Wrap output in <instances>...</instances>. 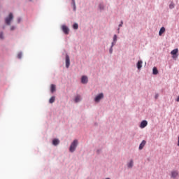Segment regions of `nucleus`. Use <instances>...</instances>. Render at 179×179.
Listing matches in <instances>:
<instances>
[{
	"label": "nucleus",
	"mask_w": 179,
	"mask_h": 179,
	"mask_svg": "<svg viewBox=\"0 0 179 179\" xmlns=\"http://www.w3.org/2000/svg\"><path fill=\"white\" fill-rule=\"evenodd\" d=\"M76 146H78V140H74L69 148L70 152H71V153H73V152H75V150H76Z\"/></svg>",
	"instance_id": "obj_1"
},
{
	"label": "nucleus",
	"mask_w": 179,
	"mask_h": 179,
	"mask_svg": "<svg viewBox=\"0 0 179 179\" xmlns=\"http://www.w3.org/2000/svg\"><path fill=\"white\" fill-rule=\"evenodd\" d=\"M13 20V14L10 13L5 19L6 24L10 25V22Z\"/></svg>",
	"instance_id": "obj_2"
},
{
	"label": "nucleus",
	"mask_w": 179,
	"mask_h": 179,
	"mask_svg": "<svg viewBox=\"0 0 179 179\" xmlns=\"http://www.w3.org/2000/svg\"><path fill=\"white\" fill-rule=\"evenodd\" d=\"M171 54L172 56V58L173 59H177L178 58V49H174L171 52Z\"/></svg>",
	"instance_id": "obj_3"
},
{
	"label": "nucleus",
	"mask_w": 179,
	"mask_h": 179,
	"mask_svg": "<svg viewBox=\"0 0 179 179\" xmlns=\"http://www.w3.org/2000/svg\"><path fill=\"white\" fill-rule=\"evenodd\" d=\"M62 30L64 33V34H69V28H68L66 25H62Z\"/></svg>",
	"instance_id": "obj_4"
},
{
	"label": "nucleus",
	"mask_w": 179,
	"mask_h": 179,
	"mask_svg": "<svg viewBox=\"0 0 179 179\" xmlns=\"http://www.w3.org/2000/svg\"><path fill=\"white\" fill-rule=\"evenodd\" d=\"M103 97H104V95L103 94V93H101L95 97L94 101H96V103H99V101H100V100H101Z\"/></svg>",
	"instance_id": "obj_5"
},
{
	"label": "nucleus",
	"mask_w": 179,
	"mask_h": 179,
	"mask_svg": "<svg viewBox=\"0 0 179 179\" xmlns=\"http://www.w3.org/2000/svg\"><path fill=\"white\" fill-rule=\"evenodd\" d=\"M69 65H71V59H69V55H66V67L69 68Z\"/></svg>",
	"instance_id": "obj_6"
},
{
	"label": "nucleus",
	"mask_w": 179,
	"mask_h": 179,
	"mask_svg": "<svg viewBox=\"0 0 179 179\" xmlns=\"http://www.w3.org/2000/svg\"><path fill=\"white\" fill-rule=\"evenodd\" d=\"M89 80L87 79V76H83L81 78V83H83L84 85H86Z\"/></svg>",
	"instance_id": "obj_7"
},
{
	"label": "nucleus",
	"mask_w": 179,
	"mask_h": 179,
	"mask_svg": "<svg viewBox=\"0 0 179 179\" xmlns=\"http://www.w3.org/2000/svg\"><path fill=\"white\" fill-rule=\"evenodd\" d=\"M148 126V121L143 120L140 124V128H145Z\"/></svg>",
	"instance_id": "obj_8"
},
{
	"label": "nucleus",
	"mask_w": 179,
	"mask_h": 179,
	"mask_svg": "<svg viewBox=\"0 0 179 179\" xmlns=\"http://www.w3.org/2000/svg\"><path fill=\"white\" fill-rule=\"evenodd\" d=\"M145 145H146V141L143 140L141 142V143L140 144L138 149L140 150H142V149H143V148H145Z\"/></svg>",
	"instance_id": "obj_9"
},
{
	"label": "nucleus",
	"mask_w": 179,
	"mask_h": 179,
	"mask_svg": "<svg viewBox=\"0 0 179 179\" xmlns=\"http://www.w3.org/2000/svg\"><path fill=\"white\" fill-rule=\"evenodd\" d=\"M178 176V171H173L171 172V178H176Z\"/></svg>",
	"instance_id": "obj_10"
},
{
	"label": "nucleus",
	"mask_w": 179,
	"mask_h": 179,
	"mask_svg": "<svg viewBox=\"0 0 179 179\" xmlns=\"http://www.w3.org/2000/svg\"><path fill=\"white\" fill-rule=\"evenodd\" d=\"M59 144V140L55 138L52 141V145H54V146H57V145Z\"/></svg>",
	"instance_id": "obj_11"
},
{
	"label": "nucleus",
	"mask_w": 179,
	"mask_h": 179,
	"mask_svg": "<svg viewBox=\"0 0 179 179\" xmlns=\"http://www.w3.org/2000/svg\"><path fill=\"white\" fill-rule=\"evenodd\" d=\"M164 31H166V28H164V27H162L159 31V36H162L163 33H164Z\"/></svg>",
	"instance_id": "obj_12"
},
{
	"label": "nucleus",
	"mask_w": 179,
	"mask_h": 179,
	"mask_svg": "<svg viewBox=\"0 0 179 179\" xmlns=\"http://www.w3.org/2000/svg\"><path fill=\"white\" fill-rule=\"evenodd\" d=\"M142 64H143L142 60H140V61L138 62V63H137L138 69H141V68H142Z\"/></svg>",
	"instance_id": "obj_13"
},
{
	"label": "nucleus",
	"mask_w": 179,
	"mask_h": 179,
	"mask_svg": "<svg viewBox=\"0 0 179 179\" xmlns=\"http://www.w3.org/2000/svg\"><path fill=\"white\" fill-rule=\"evenodd\" d=\"M152 73H153V75H157V73H159V71L157 70V68H156V67L153 68Z\"/></svg>",
	"instance_id": "obj_14"
},
{
	"label": "nucleus",
	"mask_w": 179,
	"mask_h": 179,
	"mask_svg": "<svg viewBox=\"0 0 179 179\" xmlns=\"http://www.w3.org/2000/svg\"><path fill=\"white\" fill-rule=\"evenodd\" d=\"M50 90H51V92H52V93H54V92H55V85H54V84H52V85H51V89H50Z\"/></svg>",
	"instance_id": "obj_15"
},
{
	"label": "nucleus",
	"mask_w": 179,
	"mask_h": 179,
	"mask_svg": "<svg viewBox=\"0 0 179 179\" xmlns=\"http://www.w3.org/2000/svg\"><path fill=\"white\" fill-rule=\"evenodd\" d=\"M54 101H55V96H52L49 100V103H50V104H52Z\"/></svg>",
	"instance_id": "obj_16"
},
{
	"label": "nucleus",
	"mask_w": 179,
	"mask_h": 179,
	"mask_svg": "<svg viewBox=\"0 0 179 179\" xmlns=\"http://www.w3.org/2000/svg\"><path fill=\"white\" fill-rule=\"evenodd\" d=\"M73 28L75 30H78V29H79V25L78 24V23H74L73 25Z\"/></svg>",
	"instance_id": "obj_17"
},
{
	"label": "nucleus",
	"mask_w": 179,
	"mask_h": 179,
	"mask_svg": "<svg viewBox=\"0 0 179 179\" xmlns=\"http://www.w3.org/2000/svg\"><path fill=\"white\" fill-rule=\"evenodd\" d=\"M79 101H80V96H76V98H75V102L76 103H79Z\"/></svg>",
	"instance_id": "obj_18"
},
{
	"label": "nucleus",
	"mask_w": 179,
	"mask_h": 179,
	"mask_svg": "<svg viewBox=\"0 0 179 179\" xmlns=\"http://www.w3.org/2000/svg\"><path fill=\"white\" fill-rule=\"evenodd\" d=\"M134 166V161L131 160L130 162L128 164V167L131 168Z\"/></svg>",
	"instance_id": "obj_19"
},
{
	"label": "nucleus",
	"mask_w": 179,
	"mask_h": 179,
	"mask_svg": "<svg viewBox=\"0 0 179 179\" xmlns=\"http://www.w3.org/2000/svg\"><path fill=\"white\" fill-rule=\"evenodd\" d=\"M117 35H114V36H113V41H114V43H117Z\"/></svg>",
	"instance_id": "obj_20"
},
{
	"label": "nucleus",
	"mask_w": 179,
	"mask_h": 179,
	"mask_svg": "<svg viewBox=\"0 0 179 179\" xmlns=\"http://www.w3.org/2000/svg\"><path fill=\"white\" fill-rule=\"evenodd\" d=\"M113 47H114V42L112 43L111 48L110 49V54L113 52Z\"/></svg>",
	"instance_id": "obj_21"
},
{
	"label": "nucleus",
	"mask_w": 179,
	"mask_h": 179,
	"mask_svg": "<svg viewBox=\"0 0 179 179\" xmlns=\"http://www.w3.org/2000/svg\"><path fill=\"white\" fill-rule=\"evenodd\" d=\"M22 52H20L17 54V58H19L20 59V58H22Z\"/></svg>",
	"instance_id": "obj_22"
},
{
	"label": "nucleus",
	"mask_w": 179,
	"mask_h": 179,
	"mask_svg": "<svg viewBox=\"0 0 179 179\" xmlns=\"http://www.w3.org/2000/svg\"><path fill=\"white\" fill-rule=\"evenodd\" d=\"M169 8H170V9H173V8H174V3H171L169 5Z\"/></svg>",
	"instance_id": "obj_23"
},
{
	"label": "nucleus",
	"mask_w": 179,
	"mask_h": 179,
	"mask_svg": "<svg viewBox=\"0 0 179 179\" xmlns=\"http://www.w3.org/2000/svg\"><path fill=\"white\" fill-rule=\"evenodd\" d=\"M0 38L3 39V34H0Z\"/></svg>",
	"instance_id": "obj_24"
},
{
	"label": "nucleus",
	"mask_w": 179,
	"mask_h": 179,
	"mask_svg": "<svg viewBox=\"0 0 179 179\" xmlns=\"http://www.w3.org/2000/svg\"><path fill=\"white\" fill-rule=\"evenodd\" d=\"M122 24H124V22L121 21V24L119 25V27H122Z\"/></svg>",
	"instance_id": "obj_25"
},
{
	"label": "nucleus",
	"mask_w": 179,
	"mask_h": 179,
	"mask_svg": "<svg viewBox=\"0 0 179 179\" xmlns=\"http://www.w3.org/2000/svg\"><path fill=\"white\" fill-rule=\"evenodd\" d=\"M11 30H15V27H11Z\"/></svg>",
	"instance_id": "obj_26"
},
{
	"label": "nucleus",
	"mask_w": 179,
	"mask_h": 179,
	"mask_svg": "<svg viewBox=\"0 0 179 179\" xmlns=\"http://www.w3.org/2000/svg\"><path fill=\"white\" fill-rule=\"evenodd\" d=\"M100 9H103V7L101 8V6H99Z\"/></svg>",
	"instance_id": "obj_27"
},
{
	"label": "nucleus",
	"mask_w": 179,
	"mask_h": 179,
	"mask_svg": "<svg viewBox=\"0 0 179 179\" xmlns=\"http://www.w3.org/2000/svg\"><path fill=\"white\" fill-rule=\"evenodd\" d=\"M18 23H20V18L18 19Z\"/></svg>",
	"instance_id": "obj_28"
},
{
	"label": "nucleus",
	"mask_w": 179,
	"mask_h": 179,
	"mask_svg": "<svg viewBox=\"0 0 179 179\" xmlns=\"http://www.w3.org/2000/svg\"><path fill=\"white\" fill-rule=\"evenodd\" d=\"M75 9H76V6H74V10H75Z\"/></svg>",
	"instance_id": "obj_29"
},
{
	"label": "nucleus",
	"mask_w": 179,
	"mask_h": 179,
	"mask_svg": "<svg viewBox=\"0 0 179 179\" xmlns=\"http://www.w3.org/2000/svg\"><path fill=\"white\" fill-rule=\"evenodd\" d=\"M106 179H110V178H106Z\"/></svg>",
	"instance_id": "obj_30"
}]
</instances>
